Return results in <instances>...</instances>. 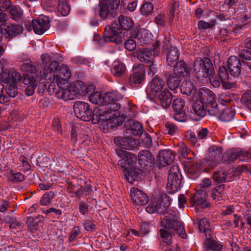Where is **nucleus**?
<instances>
[{
    "instance_id": "obj_1",
    "label": "nucleus",
    "mask_w": 251,
    "mask_h": 251,
    "mask_svg": "<svg viewBox=\"0 0 251 251\" xmlns=\"http://www.w3.org/2000/svg\"><path fill=\"white\" fill-rule=\"evenodd\" d=\"M134 26L133 20L129 17L121 15L118 21H113L111 25L105 27L103 38L100 39L101 42H113L116 44H121L125 39L122 36L123 30L129 31Z\"/></svg>"
},
{
    "instance_id": "obj_2",
    "label": "nucleus",
    "mask_w": 251,
    "mask_h": 251,
    "mask_svg": "<svg viewBox=\"0 0 251 251\" xmlns=\"http://www.w3.org/2000/svg\"><path fill=\"white\" fill-rule=\"evenodd\" d=\"M73 108L76 117L84 121L91 120L94 124H96L100 122H103L110 118V116H106L108 111L104 110L102 106L92 110L90 108L88 103L85 102H75Z\"/></svg>"
},
{
    "instance_id": "obj_3",
    "label": "nucleus",
    "mask_w": 251,
    "mask_h": 251,
    "mask_svg": "<svg viewBox=\"0 0 251 251\" xmlns=\"http://www.w3.org/2000/svg\"><path fill=\"white\" fill-rule=\"evenodd\" d=\"M161 226L172 232L173 234L176 233L183 239L187 237V234L184 229V226L177 219V217L174 214L170 213L165 216V217L161 222Z\"/></svg>"
},
{
    "instance_id": "obj_4",
    "label": "nucleus",
    "mask_w": 251,
    "mask_h": 251,
    "mask_svg": "<svg viewBox=\"0 0 251 251\" xmlns=\"http://www.w3.org/2000/svg\"><path fill=\"white\" fill-rule=\"evenodd\" d=\"M194 70L198 78H205L213 74L215 71L211 60L207 57H197L194 63Z\"/></svg>"
},
{
    "instance_id": "obj_5",
    "label": "nucleus",
    "mask_w": 251,
    "mask_h": 251,
    "mask_svg": "<svg viewBox=\"0 0 251 251\" xmlns=\"http://www.w3.org/2000/svg\"><path fill=\"white\" fill-rule=\"evenodd\" d=\"M170 206V198L166 194H163L161 195L160 201L156 198L152 199L146 210L147 212L151 214L157 212L164 214L168 213Z\"/></svg>"
},
{
    "instance_id": "obj_6",
    "label": "nucleus",
    "mask_w": 251,
    "mask_h": 251,
    "mask_svg": "<svg viewBox=\"0 0 251 251\" xmlns=\"http://www.w3.org/2000/svg\"><path fill=\"white\" fill-rule=\"evenodd\" d=\"M182 176L177 166L171 167L168 176L167 188L170 193H174L180 189Z\"/></svg>"
},
{
    "instance_id": "obj_7",
    "label": "nucleus",
    "mask_w": 251,
    "mask_h": 251,
    "mask_svg": "<svg viewBox=\"0 0 251 251\" xmlns=\"http://www.w3.org/2000/svg\"><path fill=\"white\" fill-rule=\"evenodd\" d=\"M160 44L159 41L156 40L152 45V50L144 48L140 49L137 53L138 58L143 63H149L153 62L155 54L158 53V48Z\"/></svg>"
},
{
    "instance_id": "obj_8",
    "label": "nucleus",
    "mask_w": 251,
    "mask_h": 251,
    "mask_svg": "<svg viewBox=\"0 0 251 251\" xmlns=\"http://www.w3.org/2000/svg\"><path fill=\"white\" fill-rule=\"evenodd\" d=\"M132 74L129 77V82L131 86L136 87L141 84L145 78V65L143 64L134 66Z\"/></svg>"
},
{
    "instance_id": "obj_9",
    "label": "nucleus",
    "mask_w": 251,
    "mask_h": 251,
    "mask_svg": "<svg viewBox=\"0 0 251 251\" xmlns=\"http://www.w3.org/2000/svg\"><path fill=\"white\" fill-rule=\"evenodd\" d=\"M23 26L18 24H7L0 26V34L5 38L12 39L23 33Z\"/></svg>"
},
{
    "instance_id": "obj_10",
    "label": "nucleus",
    "mask_w": 251,
    "mask_h": 251,
    "mask_svg": "<svg viewBox=\"0 0 251 251\" xmlns=\"http://www.w3.org/2000/svg\"><path fill=\"white\" fill-rule=\"evenodd\" d=\"M185 106L184 100L180 98H177L174 100L172 106L174 111L175 119L178 122H185L187 119V115L184 109Z\"/></svg>"
},
{
    "instance_id": "obj_11",
    "label": "nucleus",
    "mask_w": 251,
    "mask_h": 251,
    "mask_svg": "<svg viewBox=\"0 0 251 251\" xmlns=\"http://www.w3.org/2000/svg\"><path fill=\"white\" fill-rule=\"evenodd\" d=\"M126 128L125 134L126 136L141 135L143 133V128L141 124L132 119L126 120L124 123Z\"/></svg>"
},
{
    "instance_id": "obj_12",
    "label": "nucleus",
    "mask_w": 251,
    "mask_h": 251,
    "mask_svg": "<svg viewBox=\"0 0 251 251\" xmlns=\"http://www.w3.org/2000/svg\"><path fill=\"white\" fill-rule=\"evenodd\" d=\"M242 61L236 56H231L228 60L227 66L231 77L238 78L241 73Z\"/></svg>"
},
{
    "instance_id": "obj_13",
    "label": "nucleus",
    "mask_w": 251,
    "mask_h": 251,
    "mask_svg": "<svg viewBox=\"0 0 251 251\" xmlns=\"http://www.w3.org/2000/svg\"><path fill=\"white\" fill-rule=\"evenodd\" d=\"M222 151L223 148L220 146L214 145L209 148V158L206 162L208 166L212 168L219 164Z\"/></svg>"
},
{
    "instance_id": "obj_14",
    "label": "nucleus",
    "mask_w": 251,
    "mask_h": 251,
    "mask_svg": "<svg viewBox=\"0 0 251 251\" xmlns=\"http://www.w3.org/2000/svg\"><path fill=\"white\" fill-rule=\"evenodd\" d=\"M175 154L169 149L161 150L157 157V165L159 167L171 165L175 158Z\"/></svg>"
},
{
    "instance_id": "obj_15",
    "label": "nucleus",
    "mask_w": 251,
    "mask_h": 251,
    "mask_svg": "<svg viewBox=\"0 0 251 251\" xmlns=\"http://www.w3.org/2000/svg\"><path fill=\"white\" fill-rule=\"evenodd\" d=\"M130 197L133 202L139 205H145L150 200L146 193L136 187L131 188Z\"/></svg>"
},
{
    "instance_id": "obj_16",
    "label": "nucleus",
    "mask_w": 251,
    "mask_h": 251,
    "mask_svg": "<svg viewBox=\"0 0 251 251\" xmlns=\"http://www.w3.org/2000/svg\"><path fill=\"white\" fill-rule=\"evenodd\" d=\"M138 161L141 167L148 169L153 166L154 158L152 153L148 150H141L138 155Z\"/></svg>"
},
{
    "instance_id": "obj_17",
    "label": "nucleus",
    "mask_w": 251,
    "mask_h": 251,
    "mask_svg": "<svg viewBox=\"0 0 251 251\" xmlns=\"http://www.w3.org/2000/svg\"><path fill=\"white\" fill-rule=\"evenodd\" d=\"M102 99L103 104L108 106V109L105 110L106 111H108V112L106 114L107 117V115L111 112L109 111V110L111 111H116L120 108V105L117 103L119 97L114 93H105L103 95ZM103 110H105L104 109Z\"/></svg>"
},
{
    "instance_id": "obj_18",
    "label": "nucleus",
    "mask_w": 251,
    "mask_h": 251,
    "mask_svg": "<svg viewBox=\"0 0 251 251\" xmlns=\"http://www.w3.org/2000/svg\"><path fill=\"white\" fill-rule=\"evenodd\" d=\"M32 25L34 32L41 35L49 29L50 21L47 17L40 16L37 20L32 21Z\"/></svg>"
},
{
    "instance_id": "obj_19",
    "label": "nucleus",
    "mask_w": 251,
    "mask_h": 251,
    "mask_svg": "<svg viewBox=\"0 0 251 251\" xmlns=\"http://www.w3.org/2000/svg\"><path fill=\"white\" fill-rule=\"evenodd\" d=\"M151 34L147 29H141L137 30L133 28L130 30V37L138 39L142 45L149 43L151 40Z\"/></svg>"
},
{
    "instance_id": "obj_20",
    "label": "nucleus",
    "mask_w": 251,
    "mask_h": 251,
    "mask_svg": "<svg viewBox=\"0 0 251 251\" xmlns=\"http://www.w3.org/2000/svg\"><path fill=\"white\" fill-rule=\"evenodd\" d=\"M167 85L170 89L174 90L180 86L182 78L178 76L174 72L166 71L164 74Z\"/></svg>"
},
{
    "instance_id": "obj_21",
    "label": "nucleus",
    "mask_w": 251,
    "mask_h": 251,
    "mask_svg": "<svg viewBox=\"0 0 251 251\" xmlns=\"http://www.w3.org/2000/svg\"><path fill=\"white\" fill-rule=\"evenodd\" d=\"M59 64L57 61H51L48 66H44L43 70L41 71V77L45 79L50 80L52 76L53 77V80H55V75L53 74L59 69Z\"/></svg>"
},
{
    "instance_id": "obj_22",
    "label": "nucleus",
    "mask_w": 251,
    "mask_h": 251,
    "mask_svg": "<svg viewBox=\"0 0 251 251\" xmlns=\"http://www.w3.org/2000/svg\"><path fill=\"white\" fill-rule=\"evenodd\" d=\"M197 100L206 106L216 100L215 95L209 89L201 88L199 90Z\"/></svg>"
},
{
    "instance_id": "obj_23",
    "label": "nucleus",
    "mask_w": 251,
    "mask_h": 251,
    "mask_svg": "<svg viewBox=\"0 0 251 251\" xmlns=\"http://www.w3.org/2000/svg\"><path fill=\"white\" fill-rule=\"evenodd\" d=\"M207 194L206 192L201 189L197 190L193 197L191 198L190 202L194 205L201 206L202 208H205L208 205L206 201Z\"/></svg>"
},
{
    "instance_id": "obj_24",
    "label": "nucleus",
    "mask_w": 251,
    "mask_h": 251,
    "mask_svg": "<svg viewBox=\"0 0 251 251\" xmlns=\"http://www.w3.org/2000/svg\"><path fill=\"white\" fill-rule=\"evenodd\" d=\"M137 141L129 137L117 136L114 138V143L118 147L126 150H131L136 145Z\"/></svg>"
},
{
    "instance_id": "obj_25",
    "label": "nucleus",
    "mask_w": 251,
    "mask_h": 251,
    "mask_svg": "<svg viewBox=\"0 0 251 251\" xmlns=\"http://www.w3.org/2000/svg\"><path fill=\"white\" fill-rule=\"evenodd\" d=\"M23 83L27 85L25 89V93L27 96L32 95L37 86V81L34 75L25 74L23 79Z\"/></svg>"
},
{
    "instance_id": "obj_26",
    "label": "nucleus",
    "mask_w": 251,
    "mask_h": 251,
    "mask_svg": "<svg viewBox=\"0 0 251 251\" xmlns=\"http://www.w3.org/2000/svg\"><path fill=\"white\" fill-rule=\"evenodd\" d=\"M72 75V72L69 67L65 64L61 65L58 70V75H56L55 80L57 82L68 83V79Z\"/></svg>"
},
{
    "instance_id": "obj_27",
    "label": "nucleus",
    "mask_w": 251,
    "mask_h": 251,
    "mask_svg": "<svg viewBox=\"0 0 251 251\" xmlns=\"http://www.w3.org/2000/svg\"><path fill=\"white\" fill-rule=\"evenodd\" d=\"M179 53L175 47H170V50L166 54V64L171 68L176 66L178 63Z\"/></svg>"
},
{
    "instance_id": "obj_28",
    "label": "nucleus",
    "mask_w": 251,
    "mask_h": 251,
    "mask_svg": "<svg viewBox=\"0 0 251 251\" xmlns=\"http://www.w3.org/2000/svg\"><path fill=\"white\" fill-rule=\"evenodd\" d=\"M158 103L166 108L170 106L172 102L173 96L171 92L165 89L161 91L157 96Z\"/></svg>"
},
{
    "instance_id": "obj_29",
    "label": "nucleus",
    "mask_w": 251,
    "mask_h": 251,
    "mask_svg": "<svg viewBox=\"0 0 251 251\" xmlns=\"http://www.w3.org/2000/svg\"><path fill=\"white\" fill-rule=\"evenodd\" d=\"M2 81L5 83L16 84L22 80V77L19 73L15 71L3 72L1 74Z\"/></svg>"
},
{
    "instance_id": "obj_30",
    "label": "nucleus",
    "mask_w": 251,
    "mask_h": 251,
    "mask_svg": "<svg viewBox=\"0 0 251 251\" xmlns=\"http://www.w3.org/2000/svg\"><path fill=\"white\" fill-rule=\"evenodd\" d=\"M38 66V63L36 62H32L30 59H25L23 61L21 68L23 71L29 73V75H34L36 77L35 74Z\"/></svg>"
},
{
    "instance_id": "obj_31",
    "label": "nucleus",
    "mask_w": 251,
    "mask_h": 251,
    "mask_svg": "<svg viewBox=\"0 0 251 251\" xmlns=\"http://www.w3.org/2000/svg\"><path fill=\"white\" fill-rule=\"evenodd\" d=\"M212 235L205 237L203 242V248L204 251H221L223 248V245L215 240L212 239Z\"/></svg>"
},
{
    "instance_id": "obj_32",
    "label": "nucleus",
    "mask_w": 251,
    "mask_h": 251,
    "mask_svg": "<svg viewBox=\"0 0 251 251\" xmlns=\"http://www.w3.org/2000/svg\"><path fill=\"white\" fill-rule=\"evenodd\" d=\"M56 83L58 88L55 92V96L57 98L65 101L71 100L67 88L68 83H62L61 82H57Z\"/></svg>"
},
{
    "instance_id": "obj_33",
    "label": "nucleus",
    "mask_w": 251,
    "mask_h": 251,
    "mask_svg": "<svg viewBox=\"0 0 251 251\" xmlns=\"http://www.w3.org/2000/svg\"><path fill=\"white\" fill-rule=\"evenodd\" d=\"M195 224L198 226L199 229L201 232L204 233L205 237L210 236L212 235V231L210 227V223L207 218H198Z\"/></svg>"
},
{
    "instance_id": "obj_34",
    "label": "nucleus",
    "mask_w": 251,
    "mask_h": 251,
    "mask_svg": "<svg viewBox=\"0 0 251 251\" xmlns=\"http://www.w3.org/2000/svg\"><path fill=\"white\" fill-rule=\"evenodd\" d=\"M173 68L174 69L171 71L174 72L176 74L182 78L188 75L189 74L190 70L189 67L187 66L185 62L182 60H179L177 64Z\"/></svg>"
},
{
    "instance_id": "obj_35",
    "label": "nucleus",
    "mask_w": 251,
    "mask_h": 251,
    "mask_svg": "<svg viewBox=\"0 0 251 251\" xmlns=\"http://www.w3.org/2000/svg\"><path fill=\"white\" fill-rule=\"evenodd\" d=\"M119 155L124 159V166L128 168L135 167L137 161V157L135 154L126 151H123Z\"/></svg>"
},
{
    "instance_id": "obj_36",
    "label": "nucleus",
    "mask_w": 251,
    "mask_h": 251,
    "mask_svg": "<svg viewBox=\"0 0 251 251\" xmlns=\"http://www.w3.org/2000/svg\"><path fill=\"white\" fill-rule=\"evenodd\" d=\"M164 86V81L160 77L155 75L151 80L150 89L151 92L160 93Z\"/></svg>"
},
{
    "instance_id": "obj_37",
    "label": "nucleus",
    "mask_w": 251,
    "mask_h": 251,
    "mask_svg": "<svg viewBox=\"0 0 251 251\" xmlns=\"http://www.w3.org/2000/svg\"><path fill=\"white\" fill-rule=\"evenodd\" d=\"M123 167L125 168V177L126 179L128 182L132 183L138 178L140 173L136 170L135 167L128 168L126 166H123Z\"/></svg>"
},
{
    "instance_id": "obj_38",
    "label": "nucleus",
    "mask_w": 251,
    "mask_h": 251,
    "mask_svg": "<svg viewBox=\"0 0 251 251\" xmlns=\"http://www.w3.org/2000/svg\"><path fill=\"white\" fill-rule=\"evenodd\" d=\"M126 70L125 65L119 61H115L111 69L112 74L116 77H120L124 75Z\"/></svg>"
},
{
    "instance_id": "obj_39",
    "label": "nucleus",
    "mask_w": 251,
    "mask_h": 251,
    "mask_svg": "<svg viewBox=\"0 0 251 251\" xmlns=\"http://www.w3.org/2000/svg\"><path fill=\"white\" fill-rule=\"evenodd\" d=\"M43 217L38 216L36 217H30L26 220V224L30 230L34 232L36 231L43 221Z\"/></svg>"
},
{
    "instance_id": "obj_40",
    "label": "nucleus",
    "mask_w": 251,
    "mask_h": 251,
    "mask_svg": "<svg viewBox=\"0 0 251 251\" xmlns=\"http://www.w3.org/2000/svg\"><path fill=\"white\" fill-rule=\"evenodd\" d=\"M192 110L195 115L201 118L205 116L206 113L205 105L198 100L193 104Z\"/></svg>"
},
{
    "instance_id": "obj_41",
    "label": "nucleus",
    "mask_w": 251,
    "mask_h": 251,
    "mask_svg": "<svg viewBox=\"0 0 251 251\" xmlns=\"http://www.w3.org/2000/svg\"><path fill=\"white\" fill-rule=\"evenodd\" d=\"M121 0H112V1L108 2V8L107 11V15L105 17H101V18L105 19L106 18H110V17H113L116 16V12L115 10L118 8Z\"/></svg>"
},
{
    "instance_id": "obj_42",
    "label": "nucleus",
    "mask_w": 251,
    "mask_h": 251,
    "mask_svg": "<svg viewBox=\"0 0 251 251\" xmlns=\"http://www.w3.org/2000/svg\"><path fill=\"white\" fill-rule=\"evenodd\" d=\"M243 158V150L235 149L228 151L224 158L225 161H227L228 163L233 162L238 157Z\"/></svg>"
},
{
    "instance_id": "obj_43",
    "label": "nucleus",
    "mask_w": 251,
    "mask_h": 251,
    "mask_svg": "<svg viewBox=\"0 0 251 251\" xmlns=\"http://www.w3.org/2000/svg\"><path fill=\"white\" fill-rule=\"evenodd\" d=\"M229 175L225 171H217L213 174L212 179L216 184L222 183L226 181H230V180H227Z\"/></svg>"
},
{
    "instance_id": "obj_44",
    "label": "nucleus",
    "mask_w": 251,
    "mask_h": 251,
    "mask_svg": "<svg viewBox=\"0 0 251 251\" xmlns=\"http://www.w3.org/2000/svg\"><path fill=\"white\" fill-rule=\"evenodd\" d=\"M235 114V111L231 108H226L220 113L218 117L219 119L225 122L230 121L233 118Z\"/></svg>"
},
{
    "instance_id": "obj_45",
    "label": "nucleus",
    "mask_w": 251,
    "mask_h": 251,
    "mask_svg": "<svg viewBox=\"0 0 251 251\" xmlns=\"http://www.w3.org/2000/svg\"><path fill=\"white\" fill-rule=\"evenodd\" d=\"M176 150L178 153H180L185 158L190 159L193 157V153L182 142L178 143Z\"/></svg>"
},
{
    "instance_id": "obj_46",
    "label": "nucleus",
    "mask_w": 251,
    "mask_h": 251,
    "mask_svg": "<svg viewBox=\"0 0 251 251\" xmlns=\"http://www.w3.org/2000/svg\"><path fill=\"white\" fill-rule=\"evenodd\" d=\"M11 18L15 21L18 22L22 19L23 10L19 6H11L9 9Z\"/></svg>"
},
{
    "instance_id": "obj_47",
    "label": "nucleus",
    "mask_w": 251,
    "mask_h": 251,
    "mask_svg": "<svg viewBox=\"0 0 251 251\" xmlns=\"http://www.w3.org/2000/svg\"><path fill=\"white\" fill-rule=\"evenodd\" d=\"M57 8L58 13L63 16L68 15L70 13V8L66 0H59Z\"/></svg>"
},
{
    "instance_id": "obj_48",
    "label": "nucleus",
    "mask_w": 251,
    "mask_h": 251,
    "mask_svg": "<svg viewBox=\"0 0 251 251\" xmlns=\"http://www.w3.org/2000/svg\"><path fill=\"white\" fill-rule=\"evenodd\" d=\"M206 112H207L211 116L218 117L220 114V111L216 100L205 106Z\"/></svg>"
},
{
    "instance_id": "obj_49",
    "label": "nucleus",
    "mask_w": 251,
    "mask_h": 251,
    "mask_svg": "<svg viewBox=\"0 0 251 251\" xmlns=\"http://www.w3.org/2000/svg\"><path fill=\"white\" fill-rule=\"evenodd\" d=\"M76 87L78 88L79 95L84 96L88 94L91 89L92 86L88 87L83 81L77 80L75 82Z\"/></svg>"
},
{
    "instance_id": "obj_50",
    "label": "nucleus",
    "mask_w": 251,
    "mask_h": 251,
    "mask_svg": "<svg viewBox=\"0 0 251 251\" xmlns=\"http://www.w3.org/2000/svg\"><path fill=\"white\" fill-rule=\"evenodd\" d=\"M160 235L161 238L162 239L163 241L166 243L167 245H171L172 243V234L167 229L163 228H161L159 230Z\"/></svg>"
},
{
    "instance_id": "obj_51",
    "label": "nucleus",
    "mask_w": 251,
    "mask_h": 251,
    "mask_svg": "<svg viewBox=\"0 0 251 251\" xmlns=\"http://www.w3.org/2000/svg\"><path fill=\"white\" fill-rule=\"evenodd\" d=\"M194 90V85L190 81H184L182 82L180 91L182 94L189 96Z\"/></svg>"
},
{
    "instance_id": "obj_52",
    "label": "nucleus",
    "mask_w": 251,
    "mask_h": 251,
    "mask_svg": "<svg viewBox=\"0 0 251 251\" xmlns=\"http://www.w3.org/2000/svg\"><path fill=\"white\" fill-rule=\"evenodd\" d=\"M86 193V196H91L92 193V185L90 184H85L84 186L80 188L75 192L77 196H80Z\"/></svg>"
},
{
    "instance_id": "obj_53",
    "label": "nucleus",
    "mask_w": 251,
    "mask_h": 251,
    "mask_svg": "<svg viewBox=\"0 0 251 251\" xmlns=\"http://www.w3.org/2000/svg\"><path fill=\"white\" fill-rule=\"evenodd\" d=\"M103 95L99 92H96L90 94L89 97V100L94 104L102 103L103 100H102Z\"/></svg>"
},
{
    "instance_id": "obj_54",
    "label": "nucleus",
    "mask_w": 251,
    "mask_h": 251,
    "mask_svg": "<svg viewBox=\"0 0 251 251\" xmlns=\"http://www.w3.org/2000/svg\"><path fill=\"white\" fill-rule=\"evenodd\" d=\"M241 101L251 110V90L247 91L242 95Z\"/></svg>"
},
{
    "instance_id": "obj_55",
    "label": "nucleus",
    "mask_w": 251,
    "mask_h": 251,
    "mask_svg": "<svg viewBox=\"0 0 251 251\" xmlns=\"http://www.w3.org/2000/svg\"><path fill=\"white\" fill-rule=\"evenodd\" d=\"M218 76L221 81L231 79V78L229 76V74L225 66H221L219 68L218 71Z\"/></svg>"
},
{
    "instance_id": "obj_56",
    "label": "nucleus",
    "mask_w": 251,
    "mask_h": 251,
    "mask_svg": "<svg viewBox=\"0 0 251 251\" xmlns=\"http://www.w3.org/2000/svg\"><path fill=\"white\" fill-rule=\"evenodd\" d=\"M153 6L151 2H145L142 4L140 10L141 13L144 15L148 16L153 11Z\"/></svg>"
},
{
    "instance_id": "obj_57",
    "label": "nucleus",
    "mask_w": 251,
    "mask_h": 251,
    "mask_svg": "<svg viewBox=\"0 0 251 251\" xmlns=\"http://www.w3.org/2000/svg\"><path fill=\"white\" fill-rule=\"evenodd\" d=\"M67 88L71 100L75 99L79 95L78 92V88L76 87L75 83L71 85L68 83V86H67Z\"/></svg>"
},
{
    "instance_id": "obj_58",
    "label": "nucleus",
    "mask_w": 251,
    "mask_h": 251,
    "mask_svg": "<svg viewBox=\"0 0 251 251\" xmlns=\"http://www.w3.org/2000/svg\"><path fill=\"white\" fill-rule=\"evenodd\" d=\"M109 0H100L99 2L100 16V17H105L107 15L106 12L108 8V2Z\"/></svg>"
},
{
    "instance_id": "obj_59",
    "label": "nucleus",
    "mask_w": 251,
    "mask_h": 251,
    "mask_svg": "<svg viewBox=\"0 0 251 251\" xmlns=\"http://www.w3.org/2000/svg\"><path fill=\"white\" fill-rule=\"evenodd\" d=\"M165 131L171 135H174L177 130L176 126L173 123L169 121L165 123Z\"/></svg>"
},
{
    "instance_id": "obj_60",
    "label": "nucleus",
    "mask_w": 251,
    "mask_h": 251,
    "mask_svg": "<svg viewBox=\"0 0 251 251\" xmlns=\"http://www.w3.org/2000/svg\"><path fill=\"white\" fill-rule=\"evenodd\" d=\"M205 78H207L209 80L210 84L215 88L219 87L222 83L221 80H219L217 78L215 74V71L213 72V74H212V75H209Z\"/></svg>"
},
{
    "instance_id": "obj_61",
    "label": "nucleus",
    "mask_w": 251,
    "mask_h": 251,
    "mask_svg": "<svg viewBox=\"0 0 251 251\" xmlns=\"http://www.w3.org/2000/svg\"><path fill=\"white\" fill-rule=\"evenodd\" d=\"M6 87V92L9 97L11 98L15 97L18 94V89L15 84L7 83Z\"/></svg>"
},
{
    "instance_id": "obj_62",
    "label": "nucleus",
    "mask_w": 251,
    "mask_h": 251,
    "mask_svg": "<svg viewBox=\"0 0 251 251\" xmlns=\"http://www.w3.org/2000/svg\"><path fill=\"white\" fill-rule=\"evenodd\" d=\"M53 196V193L51 192L45 193L40 201L42 205H47L49 204L52 200Z\"/></svg>"
},
{
    "instance_id": "obj_63",
    "label": "nucleus",
    "mask_w": 251,
    "mask_h": 251,
    "mask_svg": "<svg viewBox=\"0 0 251 251\" xmlns=\"http://www.w3.org/2000/svg\"><path fill=\"white\" fill-rule=\"evenodd\" d=\"M130 36L125 43V48L130 51L134 50L136 47V42Z\"/></svg>"
},
{
    "instance_id": "obj_64",
    "label": "nucleus",
    "mask_w": 251,
    "mask_h": 251,
    "mask_svg": "<svg viewBox=\"0 0 251 251\" xmlns=\"http://www.w3.org/2000/svg\"><path fill=\"white\" fill-rule=\"evenodd\" d=\"M185 137L188 141L193 146H195L198 142V138L196 134L193 132H188Z\"/></svg>"
}]
</instances>
